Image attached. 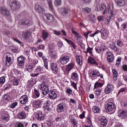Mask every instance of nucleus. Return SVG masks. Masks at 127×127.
<instances>
[{
    "instance_id": "nucleus-44",
    "label": "nucleus",
    "mask_w": 127,
    "mask_h": 127,
    "mask_svg": "<svg viewBox=\"0 0 127 127\" xmlns=\"http://www.w3.org/2000/svg\"><path fill=\"white\" fill-rule=\"evenodd\" d=\"M34 93L36 95V98H39V96H40V92H39V90L35 89Z\"/></svg>"
},
{
    "instance_id": "nucleus-53",
    "label": "nucleus",
    "mask_w": 127,
    "mask_h": 127,
    "mask_svg": "<svg viewBox=\"0 0 127 127\" xmlns=\"http://www.w3.org/2000/svg\"><path fill=\"white\" fill-rule=\"evenodd\" d=\"M16 106H17V102H15L11 104L10 107L11 109H14Z\"/></svg>"
},
{
    "instance_id": "nucleus-49",
    "label": "nucleus",
    "mask_w": 127,
    "mask_h": 127,
    "mask_svg": "<svg viewBox=\"0 0 127 127\" xmlns=\"http://www.w3.org/2000/svg\"><path fill=\"white\" fill-rule=\"evenodd\" d=\"M108 13L110 14L109 16H111V18L113 17L115 14H114V11L111 10L110 8H108Z\"/></svg>"
},
{
    "instance_id": "nucleus-60",
    "label": "nucleus",
    "mask_w": 127,
    "mask_h": 127,
    "mask_svg": "<svg viewBox=\"0 0 127 127\" xmlns=\"http://www.w3.org/2000/svg\"><path fill=\"white\" fill-rule=\"evenodd\" d=\"M66 91L67 94L69 95H71V94H72V92H73V90L70 88H67Z\"/></svg>"
},
{
    "instance_id": "nucleus-64",
    "label": "nucleus",
    "mask_w": 127,
    "mask_h": 127,
    "mask_svg": "<svg viewBox=\"0 0 127 127\" xmlns=\"http://www.w3.org/2000/svg\"><path fill=\"white\" fill-rule=\"evenodd\" d=\"M122 69L124 71L127 72V65L125 64L122 65Z\"/></svg>"
},
{
    "instance_id": "nucleus-61",
    "label": "nucleus",
    "mask_w": 127,
    "mask_h": 127,
    "mask_svg": "<svg viewBox=\"0 0 127 127\" xmlns=\"http://www.w3.org/2000/svg\"><path fill=\"white\" fill-rule=\"evenodd\" d=\"M97 19L98 20V21L99 22H101V21H103V20L104 19V16L102 15L98 16Z\"/></svg>"
},
{
    "instance_id": "nucleus-45",
    "label": "nucleus",
    "mask_w": 127,
    "mask_h": 127,
    "mask_svg": "<svg viewBox=\"0 0 127 127\" xmlns=\"http://www.w3.org/2000/svg\"><path fill=\"white\" fill-rule=\"evenodd\" d=\"M48 2L49 4V6L50 9L51 10H53V5L52 4V0H48Z\"/></svg>"
},
{
    "instance_id": "nucleus-30",
    "label": "nucleus",
    "mask_w": 127,
    "mask_h": 127,
    "mask_svg": "<svg viewBox=\"0 0 127 127\" xmlns=\"http://www.w3.org/2000/svg\"><path fill=\"white\" fill-rule=\"evenodd\" d=\"M64 40L65 41H66V42L68 44H71V45L72 46L73 48H74V49H75L76 46H75V44L74 43V42H73V41H72L71 40H68V39H67V38H64Z\"/></svg>"
},
{
    "instance_id": "nucleus-1",
    "label": "nucleus",
    "mask_w": 127,
    "mask_h": 127,
    "mask_svg": "<svg viewBox=\"0 0 127 127\" xmlns=\"http://www.w3.org/2000/svg\"><path fill=\"white\" fill-rule=\"evenodd\" d=\"M6 55L5 65L10 66L13 62V55L10 53H7Z\"/></svg>"
},
{
    "instance_id": "nucleus-47",
    "label": "nucleus",
    "mask_w": 127,
    "mask_h": 127,
    "mask_svg": "<svg viewBox=\"0 0 127 127\" xmlns=\"http://www.w3.org/2000/svg\"><path fill=\"white\" fill-rule=\"evenodd\" d=\"M100 10H107V5L106 4H102L100 8Z\"/></svg>"
},
{
    "instance_id": "nucleus-25",
    "label": "nucleus",
    "mask_w": 127,
    "mask_h": 127,
    "mask_svg": "<svg viewBox=\"0 0 127 127\" xmlns=\"http://www.w3.org/2000/svg\"><path fill=\"white\" fill-rule=\"evenodd\" d=\"M33 68H34V65H33L32 64H31L26 65V71H28V72L31 73V72H32V71H33Z\"/></svg>"
},
{
    "instance_id": "nucleus-52",
    "label": "nucleus",
    "mask_w": 127,
    "mask_h": 127,
    "mask_svg": "<svg viewBox=\"0 0 127 127\" xmlns=\"http://www.w3.org/2000/svg\"><path fill=\"white\" fill-rule=\"evenodd\" d=\"M5 82V78H4V76H3L0 78V84L2 85V84H4Z\"/></svg>"
},
{
    "instance_id": "nucleus-17",
    "label": "nucleus",
    "mask_w": 127,
    "mask_h": 127,
    "mask_svg": "<svg viewBox=\"0 0 127 127\" xmlns=\"http://www.w3.org/2000/svg\"><path fill=\"white\" fill-rule=\"evenodd\" d=\"M88 63L91 65H95V66H98V63L96 61V60L91 57H89L88 59Z\"/></svg>"
},
{
    "instance_id": "nucleus-58",
    "label": "nucleus",
    "mask_w": 127,
    "mask_h": 127,
    "mask_svg": "<svg viewBox=\"0 0 127 127\" xmlns=\"http://www.w3.org/2000/svg\"><path fill=\"white\" fill-rule=\"evenodd\" d=\"M47 124L48 127H51L53 126V123H52V121H47Z\"/></svg>"
},
{
    "instance_id": "nucleus-34",
    "label": "nucleus",
    "mask_w": 127,
    "mask_h": 127,
    "mask_svg": "<svg viewBox=\"0 0 127 127\" xmlns=\"http://www.w3.org/2000/svg\"><path fill=\"white\" fill-rule=\"evenodd\" d=\"M42 59L44 61V66L46 69H48V63L47 62V59L45 58V57H43Z\"/></svg>"
},
{
    "instance_id": "nucleus-40",
    "label": "nucleus",
    "mask_w": 127,
    "mask_h": 127,
    "mask_svg": "<svg viewBox=\"0 0 127 127\" xmlns=\"http://www.w3.org/2000/svg\"><path fill=\"white\" fill-rule=\"evenodd\" d=\"M1 119L2 120H4V121H5V122H8V121L9 120V118H8V115H4L2 116H1Z\"/></svg>"
},
{
    "instance_id": "nucleus-15",
    "label": "nucleus",
    "mask_w": 127,
    "mask_h": 127,
    "mask_svg": "<svg viewBox=\"0 0 127 127\" xmlns=\"http://www.w3.org/2000/svg\"><path fill=\"white\" fill-rule=\"evenodd\" d=\"M109 48L113 51H115V52H117V51H119L120 50V49L119 48L117 47L116 46V43H111L109 45Z\"/></svg>"
},
{
    "instance_id": "nucleus-13",
    "label": "nucleus",
    "mask_w": 127,
    "mask_h": 127,
    "mask_svg": "<svg viewBox=\"0 0 127 127\" xmlns=\"http://www.w3.org/2000/svg\"><path fill=\"white\" fill-rule=\"evenodd\" d=\"M115 105L112 102H109L108 104L106 105V109L108 111V112H112L113 110L115 109Z\"/></svg>"
},
{
    "instance_id": "nucleus-14",
    "label": "nucleus",
    "mask_w": 127,
    "mask_h": 127,
    "mask_svg": "<svg viewBox=\"0 0 127 127\" xmlns=\"http://www.w3.org/2000/svg\"><path fill=\"white\" fill-rule=\"evenodd\" d=\"M20 103L22 104H26L28 101V97L27 95H23L19 99Z\"/></svg>"
},
{
    "instance_id": "nucleus-37",
    "label": "nucleus",
    "mask_w": 127,
    "mask_h": 127,
    "mask_svg": "<svg viewBox=\"0 0 127 127\" xmlns=\"http://www.w3.org/2000/svg\"><path fill=\"white\" fill-rule=\"evenodd\" d=\"M43 71V68L41 66H38L36 68V72H37L38 74H40Z\"/></svg>"
},
{
    "instance_id": "nucleus-32",
    "label": "nucleus",
    "mask_w": 127,
    "mask_h": 127,
    "mask_svg": "<svg viewBox=\"0 0 127 127\" xmlns=\"http://www.w3.org/2000/svg\"><path fill=\"white\" fill-rule=\"evenodd\" d=\"M42 37L44 40H46L48 38V33L43 31L42 34Z\"/></svg>"
},
{
    "instance_id": "nucleus-24",
    "label": "nucleus",
    "mask_w": 127,
    "mask_h": 127,
    "mask_svg": "<svg viewBox=\"0 0 127 127\" xmlns=\"http://www.w3.org/2000/svg\"><path fill=\"white\" fill-rule=\"evenodd\" d=\"M46 18L48 22H52L54 20V16L50 14H47L46 15Z\"/></svg>"
},
{
    "instance_id": "nucleus-12",
    "label": "nucleus",
    "mask_w": 127,
    "mask_h": 127,
    "mask_svg": "<svg viewBox=\"0 0 127 127\" xmlns=\"http://www.w3.org/2000/svg\"><path fill=\"white\" fill-rule=\"evenodd\" d=\"M107 60L109 63H112L114 61L115 58L114 57V55L111 52H108L107 54Z\"/></svg>"
},
{
    "instance_id": "nucleus-2",
    "label": "nucleus",
    "mask_w": 127,
    "mask_h": 127,
    "mask_svg": "<svg viewBox=\"0 0 127 127\" xmlns=\"http://www.w3.org/2000/svg\"><path fill=\"white\" fill-rule=\"evenodd\" d=\"M9 3L11 9L16 10L19 9L20 5L19 4V2H17L16 0H10Z\"/></svg>"
},
{
    "instance_id": "nucleus-21",
    "label": "nucleus",
    "mask_w": 127,
    "mask_h": 127,
    "mask_svg": "<svg viewBox=\"0 0 127 127\" xmlns=\"http://www.w3.org/2000/svg\"><path fill=\"white\" fill-rule=\"evenodd\" d=\"M18 117L19 119H20V120H23L26 118V114H25V112L21 111L18 114Z\"/></svg>"
},
{
    "instance_id": "nucleus-56",
    "label": "nucleus",
    "mask_w": 127,
    "mask_h": 127,
    "mask_svg": "<svg viewBox=\"0 0 127 127\" xmlns=\"http://www.w3.org/2000/svg\"><path fill=\"white\" fill-rule=\"evenodd\" d=\"M117 44L118 46H119L120 47H122V46H123L124 45V43H123V42H122V41L118 40V41H117Z\"/></svg>"
},
{
    "instance_id": "nucleus-39",
    "label": "nucleus",
    "mask_w": 127,
    "mask_h": 127,
    "mask_svg": "<svg viewBox=\"0 0 127 127\" xmlns=\"http://www.w3.org/2000/svg\"><path fill=\"white\" fill-rule=\"evenodd\" d=\"M70 122H71L72 125H73V126H74V127H77V121H76V119H75V118H71Z\"/></svg>"
},
{
    "instance_id": "nucleus-18",
    "label": "nucleus",
    "mask_w": 127,
    "mask_h": 127,
    "mask_svg": "<svg viewBox=\"0 0 127 127\" xmlns=\"http://www.w3.org/2000/svg\"><path fill=\"white\" fill-rule=\"evenodd\" d=\"M119 117L122 119H127V111L125 109H123L122 112L120 113V114L119 115Z\"/></svg>"
},
{
    "instance_id": "nucleus-50",
    "label": "nucleus",
    "mask_w": 127,
    "mask_h": 127,
    "mask_svg": "<svg viewBox=\"0 0 127 127\" xmlns=\"http://www.w3.org/2000/svg\"><path fill=\"white\" fill-rule=\"evenodd\" d=\"M83 11L86 13H90L91 12V9L89 7H86L82 9Z\"/></svg>"
},
{
    "instance_id": "nucleus-11",
    "label": "nucleus",
    "mask_w": 127,
    "mask_h": 127,
    "mask_svg": "<svg viewBox=\"0 0 127 127\" xmlns=\"http://www.w3.org/2000/svg\"><path fill=\"white\" fill-rule=\"evenodd\" d=\"M108 125V120L105 117H102L100 119V127H106Z\"/></svg>"
},
{
    "instance_id": "nucleus-23",
    "label": "nucleus",
    "mask_w": 127,
    "mask_h": 127,
    "mask_svg": "<svg viewBox=\"0 0 127 127\" xmlns=\"http://www.w3.org/2000/svg\"><path fill=\"white\" fill-rule=\"evenodd\" d=\"M76 60L77 63H78L80 65L83 64V57H82V56H78L76 57Z\"/></svg>"
},
{
    "instance_id": "nucleus-59",
    "label": "nucleus",
    "mask_w": 127,
    "mask_h": 127,
    "mask_svg": "<svg viewBox=\"0 0 127 127\" xmlns=\"http://www.w3.org/2000/svg\"><path fill=\"white\" fill-rule=\"evenodd\" d=\"M13 84L15 85V86H17L18 85V81H17V79L16 78H14L13 80Z\"/></svg>"
},
{
    "instance_id": "nucleus-26",
    "label": "nucleus",
    "mask_w": 127,
    "mask_h": 127,
    "mask_svg": "<svg viewBox=\"0 0 127 127\" xmlns=\"http://www.w3.org/2000/svg\"><path fill=\"white\" fill-rule=\"evenodd\" d=\"M49 54L50 57L52 58L55 57V56H56V55H55L53 52V48L52 47H49Z\"/></svg>"
},
{
    "instance_id": "nucleus-29",
    "label": "nucleus",
    "mask_w": 127,
    "mask_h": 127,
    "mask_svg": "<svg viewBox=\"0 0 127 127\" xmlns=\"http://www.w3.org/2000/svg\"><path fill=\"white\" fill-rule=\"evenodd\" d=\"M23 36L24 38H25V39H28L29 37L31 36V33H30V32L27 31L23 33Z\"/></svg>"
},
{
    "instance_id": "nucleus-36",
    "label": "nucleus",
    "mask_w": 127,
    "mask_h": 127,
    "mask_svg": "<svg viewBox=\"0 0 127 127\" xmlns=\"http://www.w3.org/2000/svg\"><path fill=\"white\" fill-rule=\"evenodd\" d=\"M2 98L5 101H9L10 100V96H9L8 94H4L2 96Z\"/></svg>"
},
{
    "instance_id": "nucleus-28",
    "label": "nucleus",
    "mask_w": 127,
    "mask_h": 127,
    "mask_svg": "<svg viewBox=\"0 0 127 127\" xmlns=\"http://www.w3.org/2000/svg\"><path fill=\"white\" fill-rule=\"evenodd\" d=\"M49 97L51 100H54V99H56L57 97V94L55 91H52L50 94H49Z\"/></svg>"
},
{
    "instance_id": "nucleus-43",
    "label": "nucleus",
    "mask_w": 127,
    "mask_h": 127,
    "mask_svg": "<svg viewBox=\"0 0 127 127\" xmlns=\"http://www.w3.org/2000/svg\"><path fill=\"white\" fill-rule=\"evenodd\" d=\"M111 19H112L111 16H107L106 20H105V24L107 25L110 24V21H111Z\"/></svg>"
},
{
    "instance_id": "nucleus-57",
    "label": "nucleus",
    "mask_w": 127,
    "mask_h": 127,
    "mask_svg": "<svg viewBox=\"0 0 127 127\" xmlns=\"http://www.w3.org/2000/svg\"><path fill=\"white\" fill-rule=\"evenodd\" d=\"M96 51L97 53H102L103 51V49H101L100 47H97L95 48Z\"/></svg>"
},
{
    "instance_id": "nucleus-8",
    "label": "nucleus",
    "mask_w": 127,
    "mask_h": 127,
    "mask_svg": "<svg viewBox=\"0 0 127 127\" xmlns=\"http://www.w3.org/2000/svg\"><path fill=\"white\" fill-rule=\"evenodd\" d=\"M21 25H30L32 23V21L28 19H23L19 21Z\"/></svg>"
},
{
    "instance_id": "nucleus-41",
    "label": "nucleus",
    "mask_w": 127,
    "mask_h": 127,
    "mask_svg": "<svg viewBox=\"0 0 127 127\" xmlns=\"http://www.w3.org/2000/svg\"><path fill=\"white\" fill-rule=\"evenodd\" d=\"M42 90H44L45 91H48L49 92V88H48V86H46L45 84H42L41 87Z\"/></svg>"
},
{
    "instance_id": "nucleus-27",
    "label": "nucleus",
    "mask_w": 127,
    "mask_h": 127,
    "mask_svg": "<svg viewBox=\"0 0 127 127\" xmlns=\"http://www.w3.org/2000/svg\"><path fill=\"white\" fill-rule=\"evenodd\" d=\"M113 89H112V85L110 84H108L107 86V87L105 89V92L106 94H109L112 92V90Z\"/></svg>"
},
{
    "instance_id": "nucleus-10",
    "label": "nucleus",
    "mask_w": 127,
    "mask_h": 127,
    "mask_svg": "<svg viewBox=\"0 0 127 127\" xmlns=\"http://www.w3.org/2000/svg\"><path fill=\"white\" fill-rule=\"evenodd\" d=\"M100 32L101 34V37H102L103 39H106V38L109 36V32H108V31L104 28H102L100 31Z\"/></svg>"
},
{
    "instance_id": "nucleus-38",
    "label": "nucleus",
    "mask_w": 127,
    "mask_h": 127,
    "mask_svg": "<svg viewBox=\"0 0 127 127\" xmlns=\"http://www.w3.org/2000/svg\"><path fill=\"white\" fill-rule=\"evenodd\" d=\"M71 32L72 33H73V34H74V35L76 36L77 38H79V39H81L82 38L81 35H80L79 33H78V32L75 31V30H72Z\"/></svg>"
},
{
    "instance_id": "nucleus-42",
    "label": "nucleus",
    "mask_w": 127,
    "mask_h": 127,
    "mask_svg": "<svg viewBox=\"0 0 127 127\" xmlns=\"http://www.w3.org/2000/svg\"><path fill=\"white\" fill-rule=\"evenodd\" d=\"M92 111H93V113H98L100 112V109H99V107H96V106H94L92 108Z\"/></svg>"
},
{
    "instance_id": "nucleus-63",
    "label": "nucleus",
    "mask_w": 127,
    "mask_h": 127,
    "mask_svg": "<svg viewBox=\"0 0 127 127\" xmlns=\"http://www.w3.org/2000/svg\"><path fill=\"white\" fill-rule=\"evenodd\" d=\"M44 48H45V46L44 45H41L39 47H37L38 50L42 49V50H44Z\"/></svg>"
},
{
    "instance_id": "nucleus-55",
    "label": "nucleus",
    "mask_w": 127,
    "mask_h": 127,
    "mask_svg": "<svg viewBox=\"0 0 127 127\" xmlns=\"http://www.w3.org/2000/svg\"><path fill=\"white\" fill-rule=\"evenodd\" d=\"M36 84V81L34 79H32L31 81L29 82V85L30 86H33L34 85H35Z\"/></svg>"
},
{
    "instance_id": "nucleus-46",
    "label": "nucleus",
    "mask_w": 127,
    "mask_h": 127,
    "mask_svg": "<svg viewBox=\"0 0 127 127\" xmlns=\"http://www.w3.org/2000/svg\"><path fill=\"white\" fill-rule=\"evenodd\" d=\"M62 3V2L61 1V0H55V5H57V6H59V5H61Z\"/></svg>"
},
{
    "instance_id": "nucleus-5",
    "label": "nucleus",
    "mask_w": 127,
    "mask_h": 127,
    "mask_svg": "<svg viewBox=\"0 0 127 127\" xmlns=\"http://www.w3.org/2000/svg\"><path fill=\"white\" fill-rule=\"evenodd\" d=\"M90 76L93 78L94 77H100L101 79H103V74H100V72H99V70H93L91 71L90 73Z\"/></svg>"
},
{
    "instance_id": "nucleus-51",
    "label": "nucleus",
    "mask_w": 127,
    "mask_h": 127,
    "mask_svg": "<svg viewBox=\"0 0 127 127\" xmlns=\"http://www.w3.org/2000/svg\"><path fill=\"white\" fill-rule=\"evenodd\" d=\"M122 30H127V23H124L122 25Z\"/></svg>"
},
{
    "instance_id": "nucleus-16",
    "label": "nucleus",
    "mask_w": 127,
    "mask_h": 127,
    "mask_svg": "<svg viewBox=\"0 0 127 127\" xmlns=\"http://www.w3.org/2000/svg\"><path fill=\"white\" fill-rule=\"evenodd\" d=\"M62 13L64 16H69L70 15V10L66 8H63L61 10Z\"/></svg>"
},
{
    "instance_id": "nucleus-33",
    "label": "nucleus",
    "mask_w": 127,
    "mask_h": 127,
    "mask_svg": "<svg viewBox=\"0 0 127 127\" xmlns=\"http://www.w3.org/2000/svg\"><path fill=\"white\" fill-rule=\"evenodd\" d=\"M113 74H114V77L113 79L115 80V81H116L117 78L118 77V72L117 71V70L116 69H113L112 70Z\"/></svg>"
},
{
    "instance_id": "nucleus-62",
    "label": "nucleus",
    "mask_w": 127,
    "mask_h": 127,
    "mask_svg": "<svg viewBox=\"0 0 127 127\" xmlns=\"http://www.w3.org/2000/svg\"><path fill=\"white\" fill-rule=\"evenodd\" d=\"M85 114H86V112L83 111L82 113L79 115L80 119H84V118H85Z\"/></svg>"
},
{
    "instance_id": "nucleus-54",
    "label": "nucleus",
    "mask_w": 127,
    "mask_h": 127,
    "mask_svg": "<svg viewBox=\"0 0 127 127\" xmlns=\"http://www.w3.org/2000/svg\"><path fill=\"white\" fill-rule=\"evenodd\" d=\"M71 85L74 88L75 90H77V84L74 81H71Z\"/></svg>"
},
{
    "instance_id": "nucleus-19",
    "label": "nucleus",
    "mask_w": 127,
    "mask_h": 127,
    "mask_svg": "<svg viewBox=\"0 0 127 127\" xmlns=\"http://www.w3.org/2000/svg\"><path fill=\"white\" fill-rule=\"evenodd\" d=\"M73 67H74V63H71L69 64L65 68L66 72H67V73H69V72H70V71H71V70H72V69H73Z\"/></svg>"
},
{
    "instance_id": "nucleus-4",
    "label": "nucleus",
    "mask_w": 127,
    "mask_h": 127,
    "mask_svg": "<svg viewBox=\"0 0 127 127\" xmlns=\"http://www.w3.org/2000/svg\"><path fill=\"white\" fill-rule=\"evenodd\" d=\"M35 9L38 13H44L45 12V9L43 6L38 4H36L35 5Z\"/></svg>"
},
{
    "instance_id": "nucleus-35",
    "label": "nucleus",
    "mask_w": 127,
    "mask_h": 127,
    "mask_svg": "<svg viewBox=\"0 0 127 127\" xmlns=\"http://www.w3.org/2000/svg\"><path fill=\"white\" fill-rule=\"evenodd\" d=\"M87 123L88 124L89 127H93V125L92 124V120L91 119V117L88 116L86 118Z\"/></svg>"
},
{
    "instance_id": "nucleus-20",
    "label": "nucleus",
    "mask_w": 127,
    "mask_h": 127,
    "mask_svg": "<svg viewBox=\"0 0 127 127\" xmlns=\"http://www.w3.org/2000/svg\"><path fill=\"white\" fill-rule=\"evenodd\" d=\"M42 104H44L43 99H42L41 100H38L35 103L34 107H36V108H40Z\"/></svg>"
},
{
    "instance_id": "nucleus-31",
    "label": "nucleus",
    "mask_w": 127,
    "mask_h": 127,
    "mask_svg": "<svg viewBox=\"0 0 127 127\" xmlns=\"http://www.w3.org/2000/svg\"><path fill=\"white\" fill-rule=\"evenodd\" d=\"M103 85L104 83L97 81L94 84V89H96V88H102Z\"/></svg>"
},
{
    "instance_id": "nucleus-6",
    "label": "nucleus",
    "mask_w": 127,
    "mask_h": 127,
    "mask_svg": "<svg viewBox=\"0 0 127 127\" xmlns=\"http://www.w3.org/2000/svg\"><path fill=\"white\" fill-rule=\"evenodd\" d=\"M66 109L65 104L62 103L57 105V111L58 113H63Z\"/></svg>"
},
{
    "instance_id": "nucleus-9",
    "label": "nucleus",
    "mask_w": 127,
    "mask_h": 127,
    "mask_svg": "<svg viewBox=\"0 0 127 127\" xmlns=\"http://www.w3.org/2000/svg\"><path fill=\"white\" fill-rule=\"evenodd\" d=\"M51 69L54 74H57L58 73V66L56 63H52L51 64Z\"/></svg>"
},
{
    "instance_id": "nucleus-48",
    "label": "nucleus",
    "mask_w": 127,
    "mask_h": 127,
    "mask_svg": "<svg viewBox=\"0 0 127 127\" xmlns=\"http://www.w3.org/2000/svg\"><path fill=\"white\" fill-rule=\"evenodd\" d=\"M44 119V116L42 115V113L38 114V120L39 121H41V120H43Z\"/></svg>"
},
{
    "instance_id": "nucleus-3",
    "label": "nucleus",
    "mask_w": 127,
    "mask_h": 127,
    "mask_svg": "<svg viewBox=\"0 0 127 127\" xmlns=\"http://www.w3.org/2000/svg\"><path fill=\"white\" fill-rule=\"evenodd\" d=\"M0 14L4 16H9L10 15V11L5 7L0 6Z\"/></svg>"
},
{
    "instance_id": "nucleus-22",
    "label": "nucleus",
    "mask_w": 127,
    "mask_h": 127,
    "mask_svg": "<svg viewBox=\"0 0 127 127\" xmlns=\"http://www.w3.org/2000/svg\"><path fill=\"white\" fill-rule=\"evenodd\" d=\"M115 1L119 6H124L126 4L125 0H115Z\"/></svg>"
},
{
    "instance_id": "nucleus-7",
    "label": "nucleus",
    "mask_w": 127,
    "mask_h": 127,
    "mask_svg": "<svg viewBox=\"0 0 127 127\" xmlns=\"http://www.w3.org/2000/svg\"><path fill=\"white\" fill-rule=\"evenodd\" d=\"M69 58L68 56H65L63 57L60 58V62L62 64V65H64L65 64H67L68 62H69Z\"/></svg>"
}]
</instances>
